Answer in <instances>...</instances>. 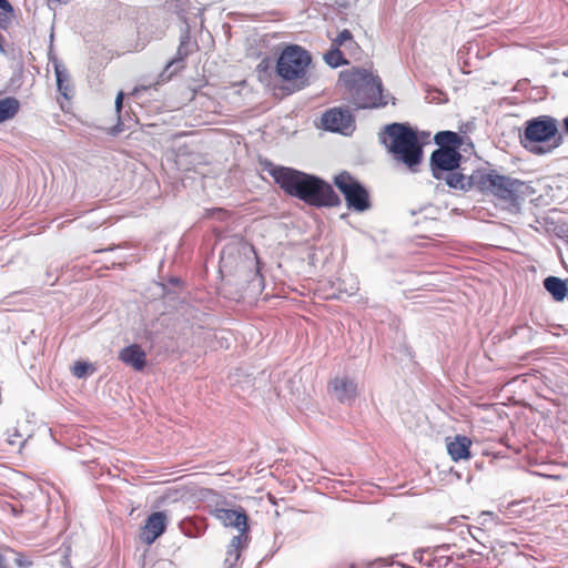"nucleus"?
Wrapping results in <instances>:
<instances>
[{
  "mask_svg": "<svg viewBox=\"0 0 568 568\" xmlns=\"http://www.w3.org/2000/svg\"><path fill=\"white\" fill-rule=\"evenodd\" d=\"M9 550V548L7 549ZM10 551L13 552L12 549H10ZM14 559H13V562L17 567L19 568H29L33 565L32 560L30 559V557L28 555H26L24 552H19V551H14Z\"/></svg>",
  "mask_w": 568,
  "mask_h": 568,
  "instance_id": "26",
  "label": "nucleus"
},
{
  "mask_svg": "<svg viewBox=\"0 0 568 568\" xmlns=\"http://www.w3.org/2000/svg\"><path fill=\"white\" fill-rule=\"evenodd\" d=\"M57 83H58V88H59V91L65 97L68 98V85H65L63 83V79H62V72L57 70Z\"/></svg>",
  "mask_w": 568,
  "mask_h": 568,
  "instance_id": "27",
  "label": "nucleus"
},
{
  "mask_svg": "<svg viewBox=\"0 0 568 568\" xmlns=\"http://www.w3.org/2000/svg\"><path fill=\"white\" fill-rule=\"evenodd\" d=\"M333 42L339 48L344 47V49L351 54L356 53L359 50V47L354 40L353 34L347 29L341 31L338 36L333 39Z\"/></svg>",
  "mask_w": 568,
  "mask_h": 568,
  "instance_id": "21",
  "label": "nucleus"
},
{
  "mask_svg": "<svg viewBox=\"0 0 568 568\" xmlns=\"http://www.w3.org/2000/svg\"><path fill=\"white\" fill-rule=\"evenodd\" d=\"M123 99H124V93L122 91H120L115 99V111L118 114V123L114 126L109 129V134H111V135H116L123 131V123L120 121V113H121L122 105H123Z\"/></svg>",
  "mask_w": 568,
  "mask_h": 568,
  "instance_id": "23",
  "label": "nucleus"
},
{
  "mask_svg": "<svg viewBox=\"0 0 568 568\" xmlns=\"http://www.w3.org/2000/svg\"><path fill=\"white\" fill-rule=\"evenodd\" d=\"M0 568H10V566L1 550H0Z\"/></svg>",
  "mask_w": 568,
  "mask_h": 568,
  "instance_id": "30",
  "label": "nucleus"
},
{
  "mask_svg": "<svg viewBox=\"0 0 568 568\" xmlns=\"http://www.w3.org/2000/svg\"><path fill=\"white\" fill-rule=\"evenodd\" d=\"M168 517L163 511L152 513L141 528V539L146 545H152L166 529Z\"/></svg>",
  "mask_w": 568,
  "mask_h": 568,
  "instance_id": "11",
  "label": "nucleus"
},
{
  "mask_svg": "<svg viewBox=\"0 0 568 568\" xmlns=\"http://www.w3.org/2000/svg\"><path fill=\"white\" fill-rule=\"evenodd\" d=\"M324 57L327 64H329L333 68H337L339 65L348 63L347 60L344 59V53L342 52L341 48L335 45L333 41L331 50L326 52Z\"/></svg>",
  "mask_w": 568,
  "mask_h": 568,
  "instance_id": "22",
  "label": "nucleus"
},
{
  "mask_svg": "<svg viewBox=\"0 0 568 568\" xmlns=\"http://www.w3.org/2000/svg\"><path fill=\"white\" fill-rule=\"evenodd\" d=\"M471 444V440L464 435L446 438L447 453L454 462L469 459Z\"/></svg>",
  "mask_w": 568,
  "mask_h": 568,
  "instance_id": "13",
  "label": "nucleus"
},
{
  "mask_svg": "<svg viewBox=\"0 0 568 568\" xmlns=\"http://www.w3.org/2000/svg\"><path fill=\"white\" fill-rule=\"evenodd\" d=\"M339 83L357 109L377 106L382 99V80L366 69L353 68L343 71Z\"/></svg>",
  "mask_w": 568,
  "mask_h": 568,
  "instance_id": "5",
  "label": "nucleus"
},
{
  "mask_svg": "<svg viewBox=\"0 0 568 568\" xmlns=\"http://www.w3.org/2000/svg\"><path fill=\"white\" fill-rule=\"evenodd\" d=\"M312 63L310 52L297 44L286 45L276 62V73L293 93L310 84L308 69Z\"/></svg>",
  "mask_w": 568,
  "mask_h": 568,
  "instance_id": "6",
  "label": "nucleus"
},
{
  "mask_svg": "<svg viewBox=\"0 0 568 568\" xmlns=\"http://www.w3.org/2000/svg\"><path fill=\"white\" fill-rule=\"evenodd\" d=\"M71 372L75 377L83 378L88 374H92L94 372V367L87 362L78 361L73 364Z\"/></svg>",
  "mask_w": 568,
  "mask_h": 568,
  "instance_id": "24",
  "label": "nucleus"
},
{
  "mask_svg": "<svg viewBox=\"0 0 568 568\" xmlns=\"http://www.w3.org/2000/svg\"><path fill=\"white\" fill-rule=\"evenodd\" d=\"M435 142L440 145V148H454L455 150H457L463 143L462 138L452 131L438 132L435 135Z\"/></svg>",
  "mask_w": 568,
  "mask_h": 568,
  "instance_id": "20",
  "label": "nucleus"
},
{
  "mask_svg": "<svg viewBox=\"0 0 568 568\" xmlns=\"http://www.w3.org/2000/svg\"><path fill=\"white\" fill-rule=\"evenodd\" d=\"M211 515L224 526L240 529L242 534L246 532L248 529L247 516L243 510L215 508L211 511Z\"/></svg>",
  "mask_w": 568,
  "mask_h": 568,
  "instance_id": "12",
  "label": "nucleus"
},
{
  "mask_svg": "<svg viewBox=\"0 0 568 568\" xmlns=\"http://www.w3.org/2000/svg\"><path fill=\"white\" fill-rule=\"evenodd\" d=\"M159 83H160V82H159V81H156V82L151 83V84H149V85H144V84L136 85V87L133 89L132 94H138V93H139V92H141V91H146V90H149V89H151V88H156V85H158Z\"/></svg>",
  "mask_w": 568,
  "mask_h": 568,
  "instance_id": "28",
  "label": "nucleus"
},
{
  "mask_svg": "<svg viewBox=\"0 0 568 568\" xmlns=\"http://www.w3.org/2000/svg\"><path fill=\"white\" fill-rule=\"evenodd\" d=\"M382 143L392 158L410 171H416L423 158V148L416 132L403 123H392L379 134Z\"/></svg>",
  "mask_w": 568,
  "mask_h": 568,
  "instance_id": "2",
  "label": "nucleus"
},
{
  "mask_svg": "<svg viewBox=\"0 0 568 568\" xmlns=\"http://www.w3.org/2000/svg\"><path fill=\"white\" fill-rule=\"evenodd\" d=\"M544 287L557 302H561L565 297H568V286L566 282L557 276L546 277L544 280Z\"/></svg>",
  "mask_w": 568,
  "mask_h": 568,
  "instance_id": "17",
  "label": "nucleus"
},
{
  "mask_svg": "<svg viewBox=\"0 0 568 568\" xmlns=\"http://www.w3.org/2000/svg\"><path fill=\"white\" fill-rule=\"evenodd\" d=\"M462 155L454 148H439L432 153L430 164L434 176L439 180L437 171H453L459 166Z\"/></svg>",
  "mask_w": 568,
  "mask_h": 568,
  "instance_id": "10",
  "label": "nucleus"
},
{
  "mask_svg": "<svg viewBox=\"0 0 568 568\" xmlns=\"http://www.w3.org/2000/svg\"><path fill=\"white\" fill-rule=\"evenodd\" d=\"M268 173L286 194L310 205L322 207L341 203L332 185L315 175L285 166L271 168Z\"/></svg>",
  "mask_w": 568,
  "mask_h": 568,
  "instance_id": "1",
  "label": "nucleus"
},
{
  "mask_svg": "<svg viewBox=\"0 0 568 568\" xmlns=\"http://www.w3.org/2000/svg\"><path fill=\"white\" fill-rule=\"evenodd\" d=\"M242 546H243L242 535L234 536L229 545L227 555L230 557H234L235 559H237L240 557V549L242 548Z\"/></svg>",
  "mask_w": 568,
  "mask_h": 568,
  "instance_id": "25",
  "label": "nucleus"
},
{
  "mask_svg": "<svg viewBox=\"0 0 568 568\" xmlns=\"http://www.w3.org/2000/svg\"><path fill=\"white\" fill-rule=\"evenodd\" d=\"M473 180L478 191L494 195L511 212L519 210L520 201L525 199L528 189L525 182L500 175L494 170H476Z\"/></svg>",
  "mask_w": 568,
  "mask_h": 568,
  "instance_id": "3",
  "label": "nucleus"
},
{
  "mask_svg": "<svg viewBox=\"0 0 568 568\" xmlns=\"http://www.w3.org/2000/svg\"><path fill=\"white\" fill-rule=\"evenodd\" d=\"M191 53V38L189 33H185L180 38V43L175 57L171 61H169L165 69L169 70L174 64L183 62Z\"/></svg>",
  "mask_w": 568,
  "mask_h": 568,
  "instance_id": "18",
  "label": "nucleus"
},
{
  "mask_svg": "<svg viewBox=\"0 0 568 568\" xmlns=\"http://www.w3.org/2000/svg\"><path fill=\"white\" fill-rule=\"evenodd\" d=\"M447 172L448 173L446 174V176L444 179L446 181V184L449 187L456 189V190H462V191H468L470 189L477 190V184L473 180L474 172L469 176H466L459 172H456L455 170L447 171Z\"/></svg>",
  "mask_w": 568,
  "mask_h": 568,
  "instance_id": "16",
  "label": "nucleus"
},
{
  "mask_svg": "<svg viewBox=\"0 0 568 568\" xmlns=\"http://www.w3.org/2000/svg\"><path fill=\"white\" fill-rule=\"evenodd\" d=\"M321 122L328 131L348 134L354 129L355 120L349 110L332 108L323 113Z\"/></svg>",
  "mask_w": 568,
  "mask_h": 568,
  "instance_id": "9",
  "label": "nucleus"
},
{
  "mask_svg": "<svg viewBox=\"0 0 568 568\" xmlns=\"http://www.w3.org/2000/svg\"><path fill=\"white\" fill-rule=\"evenodd\" d=\"M339 83L357 109L377 106L382 99V80L366 69L353 68L343 71Z\"/></svg>",
  "mask_w": 568,
  "mask_h": 568,
  "instance_id": "4",
  "label": "nucleus"
},
{
  "mask_svg": "<svg viewBox=\"0 0 568 568\" xmlns=\"http://www.w3.org/2000/svg\"><path fill=\"white\" fill-rule=\"evenodd\" d=\"M521 142L535 154H545L558 148L562 136L556 119L550 115H540L526 121Z\"/></svg>",
  "mask_w": 568,
  "mask_h": 568,
  "instance_id": "7",
  "label": "nucleus"
},
{
  "mask_svg": "<svg viewBox=\"0 0 568 568\" xmlns=\"http://www.w3.org/2000/svg\"><path fill=\"white\" fill-rule=\"evenodd\" d=\"M20 109V102L13 98L8 97L0 100V123L13 119Z\"/></svg>",
  "mask_w": 568,
  "mask_h": 568,
  "instance_id": "19",
  "label": "nucleus"
},
{
  "mask_svg": "<svg viewBox=\"0 0 568 568\" xmlns=\"http://www.w3.org/2000/svg\"><path fill=\"white\" fill-rule=\"evenodd\" d=\"M0 9L9 14H13V7L8 0H0Z\"/></svg>",
  "mask_w": 568,
  "mask_h": 568,
  "instance_id": "29",
  "label": "nucleus"
},
{
  "mask_svg": "<svg viewBox=\"0 0 568 568\" xmlns=\"http://www.w3.org/2000/svg\"><path fill=\"white\" fill-rule=\"evenodd\" d=\"M119 359L138 372L143 371L146 366V354L138 344H132L121 349Z\"/></svg>",
  "mask_w": 568,
  "mask_h": 568,
  "instance_id": "14",
  "label": "nucleus"
},
{
  "mask_svg": "<svg viewBox=\"0 0 568 568\" xmlns=\"http://www.w3.org/2000/svg\"><path fill=\"white\" fill-rule=\"evenodd\" d=\"M334 184L343 193L349 209L364 212L371 207L367 190L348 172L336 175Z\"/></svg>",
  "mask_w": 568,
  "mask_h": 568,
  "instance_id": "8",
  "label": "nucleus"
},
{
  "mask_svg": "<svg viewBox=\"0 0 568 568\" xmlns=\"http://www.w3.org/2000/svg\"><path fill=\"white\" fill-rule=\"evenodd\" d=\"M329 386L335 397L341 402H351L357 396V384L348 377H335Z\"/></svg>",
  "mask_w": 568,
  "mask_h": 568,
  "instance_id": "15",
  "label": "nucleus"
}]
</instances>
